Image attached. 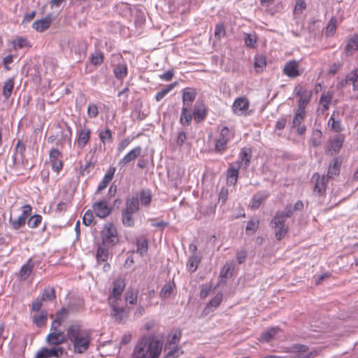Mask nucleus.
<instances>
[{
    "label": "nucleus",
    "instance_id": "52",
    "mask_svg": "<svg viewBox=\"0 0 358 358\" xmlns=\"http://www.w3.org/2000/svg\"><path fill=\"white\" fill-rule=\"evenodd\" d=\"M49 352L51 358H59L63 355L64 349L60 346H53L52 348H49Z\"/></svg>",
    "mask_w": 358,
    "mask_h": 358
},
{
    "label": "nucleus",
    "instance_id": "57",
    "mask_svg": "<svg viewBox=\"0 0 358 358\" xmlns=\"http://www.w3.org/2000/svg\"><path fill=\"white\" fill-rule=\"evenodd\" d=\"M15 49H20L29 46V41L26 38L20 37L13 41Z\"/></svg>",
    "mask_w": 358,
    "mask_h": 358
},
{
    "label": "nucleus",
    "instance_id": "55",
    "mask_svg": "<svg viewBox=\"0 0 358 358\" xmlns=\"http://www.w3.org/2000/svg\"><path fill=\"white\" fill-rule=\"evenodd\" d=\"M339 173V166L338 162L334 160L333 164H331L329 167V171L327 173V176L329 178H332L334 176H336Z\"/></svg>",
    "mask_w": 358,
    "mask_h": 358
},
{
    "label": "nucleus",
    "instance_id": "20",
    "mask_svg": "<svg viewBox=\"0 0 358 358\" xmlns=\"http://www.w3.org/2000/svg\"><path fill=\"white\" fill-rule=\"evenodd\" d=\"M196 92L195 90L187 88L183 90L182 103L183 107H189L196 98Z\"/></svg>",
    "mask_w": 358,
    "mask_h": 358
},
{
    "label": "nucleus",
    "instance_id": "13",
    "mask_svg": "<svg viewBox=\"0 0 358 358\" xmlns=\"http://www.w3.org/2000/svg\"><path fill=\"white\" fill-rule=\"evenodd\" d=\"M67 341L64 331H51L46 337V342L50 345L59 346Z\"/></svg>",
    "mask_w": 358,
    "mask_h": 358
},
{
    "label": "nucleus",
    "instance_id": "32",
    "mask_svg": "<svg viewBox=\"0 0 358 358\" xmlns=\"http://www.w3.org/2000/svg\"><path fill=\"white\" fill-rule=\"evenodd\" d=\"M109 248L110 247L103 246V244H101V245H100L98 248V250L96 252V259L99 262H104L107 261V259L108 258V255H109V252H108Z\"/></svg>",
    "mask_w": 358,
    "mask_h": 358
},
{
    "label": "nucleus",
    "instance_id": "60",
    "mask_svg": "<svg viewBox=\"0 0 358 358\" xmlns=\"http://www.w3.org/2000/svg\"><path fill=\"white\" fill-rule=\"evenodd\" d=\"M26 150V145L22 140H18L15 148V153L20 154L21 158H24V152Z\"/></svg>",
    "mask_w": 358,
    "mask_h": 358
},
{
    "label": "nucleus",
    "instance_id": "26",
    "mask_svg": "<svg viewBox=\"0 0 358 358\" xmlns=\"http://www.w3.org/2000/svg\"><path fill=\"white\" fill-rule=\"evenodd\" d=\"M352 83L355 90H358V69L352 71L348 74L345 79L342 81L341 85L343 86L345 84Z\"/></svg>",
    "mask_w": 358,
    "mask_h": 358
},
{
    "label": "nucleus",
    "instance_id": "28",
    "mask_svg": "<svg viewBox=\"0 0 358 358\" xmlns=\"http://www.w3.org/2000/svg\"><path fill=\"white\" fill-rule=\"evenodd\" d=\"M280 331L278 327L270 328L266 331L262 333L260 341L262 342H269L275 338V336Z\"/></svg>",
    "mask_w": 358,
    "mask_h": 358
},
{
    "label": "nucleus",
    "instance_id": "24",
    "mask_svg": "<svg viewBox=\"0 0 358 358\" xmlns=\"http://www.w3.org/2000/svg\"><path fill=\"white\" fill-rule=\"evenodd\" d=\"M206 110L203 104H196L194 106L193 117L196 122H200L206 118Z\"/></svg>",
    "mask_w": 358,
    "mask_h": 358
},
{
    "label": "nucleus",
    "instance_id": "16",
    "mask_svg": "<svg viewBox=\"0 0 358 358\" xmlns=\"http://www.w3.org/2000/svg\"><path fill=\"white\" fill-rule=\"evenodd\" d=\"M241 168V163L237 161L229 164L227 173V182L234 185L238 179V169Z\"/></svg>",
    "mask_w": 358,
    "mask_h": 358
},
{
    "label": "nucleus",
    "instance_id": "51",
    "mask_svg": "<svg viewBox=\"0 0 358 358\" xmlns=\"http://www.w3.org/2000/svg\"><path fill=\"white\" fill-rule=\"evenodd\" d=\"M99 136L101 142L105 144L108 141H112V133L109 128L99 132Z\"/></svg>",
    "mask_w": 358,
    "mask_h": 358
},
{
    "label": "nucleus",
    "instance_id": "46",
    "mask_svg": "<svg viewBox=\"0 0 358 358\" xmlns=\"http://www.w3.org/2000/svg\"><path fill=\"white\" fill-rule=\"evenodd\" d=\"M137 252L143 256L148 251V241L145 238L137 240Z\"/></svg>",
    "mask_w": 358,
    "mask_h": 358
},
{
    "label": "nucleus",
    "instance_id": "25",
    "mask_svg": "<svg viewBox=\"0 0 358 358\" xmlns=\"http://www.w3.org/2000/svg\"><path fill=\"white\" fill-rule=\"evenodd\" d=\"M343 143V138L341 136H336L334 138L330 140L328 150L329 152L337 153L339 152Z\"/></svg>",
    "mask_w": 358,
    "mask_h": 358
},
{
    "label": "nucleus",
    "instance_id": "9",
    "mask_svg": "<svg viewBox=\"0 0 358 358\" xmlns=\"http://www.w3.org/2000/svg\"><path fill=\"white\" fill-rule=\"evenodd\" d=\"M125 283L123 280H117L113 282V291L108 298V303L123 302L121 296L124 289Z\"/></svg>",
    "mask_w": 358,
    "mask_h": 358
},
{
    "label": "nucleus",
    "instance_id": "8",
    "mask_svg": "<svg viewBox=\"0 0 358 358\" xmlns=\"http://www.w3.org/2000/svg\"><path fill=\"white\" fill-rule=\"evenodd\" d=\"M293 358H314L317 355V351H308L306 345L296 344L291 347Z\"/></svg>",
    "mask_w": 358,
    "mask_h": 358
},
{
    "label": "nucleus",
    "instance_id": "41",
    "mask_svg": "<svg viewBox=\"0 0 358 358\" xmlns=\"http://www.w3.org/2000/svg\"><path fill=\"white\" fill-rule=\"evenodd\" d=\"M234 271V264L232 262H227L220 271V276L228 278L231 276Z\"/></svg>",
    "mask_w": 358,
    "mask_h": 358
},
{
    "label": "nucleus",
    "instance_id": "45",
    "mask_svg": "<svg viewBox=\"0 0 358 358\" xmlns=\"http://www.w3.org/2000/svg\"><path fill=\"white\" fill-rule=\"evenodd\" d=\"M266 197L267 196L266 195L261 193L255 194L252 198L251 208L253 209H257Z\"/></svg>",
    "mask_w": 358,
    "mask_h": 358
},
{
    "label": "nucleus",
    "instance_id": "14",
    "mask_svg": "<svg viewBox=\"0 0 358 358\" xmlns=\"http://www.w3.org/2000/svg\"><path fill=\"white\" fill-rule=\"evenodd\" d=\"M299 62L296 60H290L287 62L282 69L285 75L290 78H295L301 74L299 69Z\"/></svg>",
    "mask_w": 358,
    "mask_h": 358
},
{
    "label": "nucleus",
    "instance_id": "50",
    "mask_svg": "<svg viewBox=\"0 0 358 358\" xmlns=\"http://www.w3.org/2000/svg\"><path fill=\"white\" fill-rule=\"evenodd\" d=\"M333 97V93L328 92L325 94H322L320 98V103L324 107V110H327L329 108V105L330 104L331 99Z\"/></svg>",
    "mask_w": 358,
    "mask_h": 358
},
{
    "label": "nucleus",
    "instance_id": "6",
    "mask_svg": "<svg viewBox=\"0 0 358 358\" xmlns=\"http://www.w3.org/2000/svg\"><path fill=\"white\" fill-rule=\"evenodd\" d=\"M109 305L112 310L110 315L117 322L120 323L128 317V311L124 308V302H111Z\"/></svg>",
    "mask_w": 358,
    "mask_h": 358
},
{
    "label": "nucleus",
    "instance_id": "19",
    "mask_svg": "<svg viewBox=\"0 0 358 358\" xmlns=\"http://www.w3.org/2000/svg\"><path fill=\"white\" fill-rule=\"evenodd\" d=\"M164 358H178L183 354V350L178 345H164Z\"/></svg>",
    "mask_w": 358,
    "mask_h": 358
},
{
    "label": "nucleus",
    "instance_id": "43",
    "mask_svg": "<svg viewBox=\"0 0 358 358\" xmlns=\"http://www.w3.org/2000/svg\"><path fill=\"white\" fill-rule=\"evenodd\" d=\"M326 183H327V179L324 176H322V178H320L319 176H317V178L315 185V192H317L318 193H322L325 191L326 189Z\"/></svg>",
    "mask_w": 358,
    "mask_h": 358
},
{
    "label": "nucleus",
    "instance_id": "21",
    "mask_svg": "<svg viewBox=\"0 0 358 358\" xmlns=\"http://www.w3.org/2000/svg\"><path fill=\"white\" fill-rule=\"evenodd\" d=\"M51 22V17L47 16L45 18L35 21L32 24V27L37 31L42 32L50 27Z\"/></svg>",
    "mask_w": 358,
    "mask_h": 358
},
{
    "label": "nucleus",
    "instance_id": "64",
    "mask_svg": "<svg viewBox=\"0 0 358 358\" xmlns=\"http://www.w3.org/2000/svg\"><path fill=\"white\" fill-rule=\"evenodd\" d=\"M35 358H51L49 352V348H42L35 355Z\"/></svg>",
    "mask_w": 358,
    "mask_h": 358
},
{
    "label": "nucleus",
    "instance_id": "47",
    "mask_svg": "<svg viewBox=\"0 0 358 358\" xmlns=\"http://www.w3.org/2000/svg\"><path fill=\"white\" fill-rule=\"evenodd\" d=\"M176 86V83L168 85L165 88L157 93L155 99L157 101H161L170 91H171Z\"/></svg>",
    "mask_w": 358,
    "mask_h": 358
},
{
    "label": "nucleus",
    "instance_id": "2",
    "mask_svg": "<svg viewBox=\"0 0 358 358\" xmlns=\"http://www.w3.org/2000/svg\"><path fill=\"white\" fill-rule=\"evenodd\" d=\"M101 236L103 246L113 247L119 242L117 229L111 222L104 224L101 232Z\"/></svg>",
    "mask_w": 358,
    "mask_h": 358
},
{
    "label": "nucleus",
    "instance_id": "30",
    "mask_svg": "<svg viewBox=\"0 0 358 358\" xmlns=\"http://www.w3.org/2000/svg\"><path fill=\"white\" fill-rule=\"evenodd\" d=\"M193 115L192 114L189 107H182L180 122L183 125L189 126L192 120Z\"/></svg>",
    "mask_w": 358,
    "mask_h": 358
},
{
    "label": "nucleus",
    "instance_id": "58",
    "mask_svg": "<svg viewBox=\"0 0 358 358\" xmlns=\"http://www.w3.org/2000/svg\"><path fill=\"white\" fill-rule=\"evenodd\" d=\"M55 297H56V295H55V291L54 288L51 287V288H47V289H44L43 293V298H42L43 300L51 301V300L55 299Z\"/></svg>",
    "mask_w": 358,
    "mask_h": 358
},
{
    "label": "nucleus",
    "instance_id": "36",
    "mask_svg": "<svg viewBox=\"0 0 358 358\" xmlns=\"http://www.w3.org/2000/svg\"><path fill=\"white\" fill-rule=\"evenodd\" d=\"M222 300V294L221 293L217 294L207 304L206 308L204 309V312L206 314L209 313V309L210 308H216L220 304Z\"/></svg>",
    "mask_w": 358,
    "mask_h": 358
},
{
    "label": "nucleus",
    "instance_id": "12",
    "mask_svg": "<svg viewBox=\"0 0 358 358\" xmlns=\"http://www.w3.org/2000/svg\"><path fill=\"white\" fill-rule=\"evenodd\" d=\"M62 153L57 148H52L49 153V158L52 169L54 171L59 173L63 167V163L61 160Z\"/></svg>",
    "mask_w": 358,
    "mask_h": 358
},
{
    "label": "nucleus",
    "instance_id": "38",
    "mask_svg": "<svg viewBox=\"0 0 358 358\" xmlns=\"http://www.w3.org/2000/svg\"><path fill=\"white\" fill-rule=\"evenodd\" d=\"M13 87L14 80L13 78H9L4 83L3 94L6 99L10 96Z\"/></svg>",
    "mask_w": 358,
    "mask_h": 358
},
{
    "label": "nucleus",
    "instance_id": "35",
    "mask_svg": "<svg viewBox=\"0 0 358 358\" xmlns=\"http://www.w3.org/2000/svg\"><path fill=\"white\" fill-rule=\"evenodd\" d=\"M134 213L123 210L122 212V222L125 227H131L134 225L133 215Z\"/></svg>",
    "mask_w": 358,
    "mask_h": 358
},
{
    "label": "nucleus",
    "instance_id": "34",
    "mask_svg": "<svg viewBox=\"0 0 358 358\" xmlns=\"http://www.w3.org/2000/svg\"><path fill=\"white\" fill-rule=\"evenodd\" d=\"M113 73L117 79L122 80L127 75V67L124 64H120L115 66Z\"/></svg>",
    "mask_w": 358,
    "mask_h": 358
},
{
    "label": "nucleus",
    "instance_id": "44",
    "mask_svg": "<svg viewBox=\"0 0 358 358\" xmlns=\"http://www.w3.org/2000/svg\"><path fill=\"white\" fill-rule=\"evenodd\" d=\"M254 66L257 72H261L266 67V59L263 56L255 57Z\"/></svg>",
    "mask_w": 358,
    "mask_h": 358
},
{
    "label": "nucleus",
    "instance_id": "4",
    "mask_svg": "<svg viewBox=\"0 0 358 358\" xmlns=\"http://www.w3.org/2000/svg\"><path fill=\"white\" fill-rule=\"evenodd\" d=\"M285 215L276 213L271 222V226L274 229L275 236L278 240H281L288 231L285 226Z\"/></svg>",
    "mask_w": 358,
    "mask_h": 358
},
{
    "label": "nucleus",
    "instance_id": "27",
    "mask_svg": "<svg viewBox=\"0 0 358 358\" xmlns=\"http://www.w3.org/2000/svg\"><path fill=\"white\" fill-rule=\"evenodd\" d=\"M181 337V332L178 329L172 330L168 336L165 345H178Z\"/></svg>",
    "mask_w": 358,
    "mask_h": 358
},
{
    "label": "nucleus",
    "instance_id": "40",
    "mask_svg": "<svg viewBox=\"0 0 358 358\" xmlns=\"http://www.w3.org/2000/svg\"><path fill=\"white\" fill-rule=\"evenodd\" d=\"M200 262V258L195 254L192 255L187 264V266L190 272L193 273L194 272L198 266V264Z\"/></svg>",
    "mask_w": 358,
    "mask_h": 358
},
{
    "label": "nucleus",
    "instance_id": "49",
    "mask_svg": "<svg viewBox=\"0 0 358 358\" xmlns=\"http://www.w3.org/2000/svg\"><path fill=\"white\" fill-rule=\"evenodd\" d=\"M151 198L152 195L149 189H143L141 192V201L142 205L145 206H149L151 202Z\"/></svg>",
    "mask_w": 358,
    "mask_h": 358
},
{
    "label": "nucleus",
    "instance_id": "3",
    "mask_svg": "<svg viewBox=\"0 0 358 358\" xmlns=\"http://www.w3.org/2000/svg\"><path fill=\"white\" fill-rule=\"evenodd\" d=\"M232 137L233 135L229 128L227 126L223 127L215 139V152L222 154L227 150V143Z\"/></svg>",
    "mask_w": 358,
    "mask_h": 358
},
{
    "label": "nucleus",
    "instance_id": "63",
    "mask_svg": "<svg viewBox=\"0 0 358 358\" xmlns=\"http://www.w3.org/2000/svg\"><path fill=\"white\" fill-rule=\"evenodd\" d=\"M328 124L336 132H339L342 130L340 122L336 120L333 116L330 117Z\"/></svg>",
    "mask_w": 358,
    "mask_h": 358
},
{
    "label": "nucleus",
    "instance_id": "53",
    "mask_svg": "<svg viewBox=\"0 0 358 358\" xmlns=\"http://www.w3.org/2000/svg\"><path fill=\"white\" fill-rule=\"evenodd\" d=\"M138 292L134 290H129L125 294V301L130 304H135L137 301Z\"/></svg>",
    "mask_w": 358,
    "mask_h": 358
},
{
    "label": "nucleus",
    "instance_id": "7",
    "mask_svg": "<svg viewBox=\"0 0 358 358\" xmlns=\"http://www.w3.org/2000/svg\"><path fill=\"white\" fill-rule=\"evenodd\" d=\"M294 92L295 95L299 97L298 108L305 109L311 99L312 91L306 89V87L302 85H298L296 86Z\"/></svg>",
    "mask_w": 358,
    "mask_h": 358
},
{
    "label": "nucleus",
    "instance_id": "23",
    "mask_svg": "<svg viewBox=\"0 0 358 358\" xmlns=\"http://www.w3.org/2000/svg\"><path fill=\"white\" fill-rule=\"evenodd\" d=\"M124 210L132 213H135L139 210V200L137 195L127 199L126 208Z\"/></svg>",
    "mask_w": 358,
    "mask_h": 358
},
{
    "label": "nucleus",
    "instance_id": "42",
    "mask_svg": "<svg viewBox=\"0 0 358 358\" xmlns=\"http://www.w3.org/2000/svg\"><path fill=\"white\" fill-rule=\"evenodd\" d=\"M48 318V314L46 312H43L41 314L35 315L33 317L34 324L38 327H41L45 325Z\"/></svg>",
    "mask_w": 358,
    "mask_h": 358
},
{
    "label": "nucleus",
    "instance_id": "31",
    "mask_svg": "<svg viewBox=\"0 0 358 358\" xmlns=\"http://www.w3.org/2000/svg\"><path fill=\"white\" fill-rule=\"evenodd\" d=\"M358 49V37L353 36L349 38L345 46V52L347 55H352Z\"/></svg>",
    "mask_w": 358,
    "mask_h": 358
},
{
    "label": "nucleus",
    "instance_id": "22",
    "mask_svg": "<svg viewBox=\"0 0 358 358\" xmlns=\"http://www.w3.org/2000/svg\"><path fill=\"white\" fill-rule=\"evenodd\" d=\"M115 173V167H110L108 170L107 173L105 174L103 180L100 182L99 184V186L97 187V192H99L104 189L110 183V182L112 180L114 174Z\"/></svg>",
    "mask_w": 358,
    "mask_h": 358
},
{
    "label": "nucleus",
    "instance_id": "10",
    "mask_svg": "<svg viewBox=\"0 0 358 358\" xmlns=\"http://www.w3.org/2000/svg\"><path fill=\"white\" fill-rule=\"evenodd\" d=\"M90 338L88 333L87 332L71 342L73 345L74 350L76 352L83 353L88 349L90 345Z\"/></svg>",
    "mask_w": 358,
    "mask_h": 358
},
{
    "label": "nucleus",
    "instance_id": "59",
    "mask_svg": "<svg viewBox=\"0 0 358 358\" xmlns=\"http://www.w3.org/2000/svg\"><path fill=\"white\" fill-rule=\"evenodd\" d=\"M337 20L335 17H332L326 29V34L327 35L334 34L336 29Z\"/></svg>",
    "mask_w": 358,
    "mask_h": 358
},
{
    "label": "nucleus",
    "instance_id": "18",
    "mask_svg": "<svg viewBox=\"0 0 358 358\" xmlns=\"http://www.w3.org/2000/svg\"><path fill=\"white\" fill-rule=\"evenodd\" d=\"M87 333L86 331L82 330L80 329V325L78 324H73L68 327L66 329V337L67 340L69 339L70 341L75 340L76 338L81 336L82 335Z\"/></svg>",
    "mask_w": 358,
    "mask_h": 358
},
{
    "label": "nucleus",
    "instance_id": "33",
    "mask_svg": "<svg viewBox=\"0 0 358 358\" xmlns=\"http://www.w3.org/2000/svg\"><path fill=\"white\" fill-rule=\"evenodd\" d=\"M306 116V110L301 108H298L292 121V127L299 126L302 124Z\"/></svg>",
    "mask_w": 358,
    "mask_h": 358
},
{
    "label": "nucleus",
    "instance_id": "56",
    "mask_svg": "<svg viewBox=\"0 0 358 358\" xmlns=\"http://www.w3.org/2000/svg\"><path fill=\"white\" fill-rule=\"evenodd\" d=\"M245 44L250 48H254L257 43V36L255 34H245L244 37Z\"/></svg>",
    "mask_w": 358,
    "mask_h": 358
},
{
    "label": "nucleus",
    "instance_id": "29",
    "mask_svg": "<svg viewBox=\"0 0 358 358\" xmlns=\"http://www.w3.org/2000/svg\"><path fill=\"white\" fill-rule=\"evenodd\" d=\"M239 157L241 161L238 162L241 163V166H243L244 169H247L251 159V150L248 148H243L239 154Z\"/></svg>",
    "mask_w": 358,
    "mask_h": 358
},
{
    "label": "nucleus",
    "instance_id": "62",
    "mask_svg": "<svg viewBox=\"0 0 358 358\" xmlns=\"http://www.w3.org/2000/svg\"><path fill=\"white\" fill-rule=\"evenodd\" d=\"M93 220L94 215L92 210H87L83 217V224L86 226H90L92 223Z\"/></svg>",
    "mask_w": 358,
    "mask_h": 358
},
{
    "label": "nucleus",
    "instance_id": "54",
    "mask_svg": "<svg viewBox=\"0 0 358 358\" xmlns=\"http://www.w3.org/2000/svg\"><path fill=\"white\" fill-rule=\"evenodd\" d=\"M42 217L39 215H34L31 217L28 222L27 224L30 228L34 229L38 227L39 224L41 222Z\"/></svg>",
    "mask_w": 358,
    "mask_h": 358
},
{
    "label": "nucleus",
    "instance_id": "11",
    "mask_svg": "<svg viewBox=\"0 0 358 358\" xmlns=\"http://www.w3.org/2000/svg\"><path fill=\"white\" fill-rule=\"evenodd\" d=\"M92 208L96 215L100 218L108 217L112 211L111 208L108 206L107 201L105 200H101L94 203L92 205Z\"/></svg>",
    "mask_w": 358,
    "mask_h": 358
},
{
    "label": "nucleus",
    "instance_id": "1",
    "mask_svg": "<svg viewBox=\"0 0 358 358\" xmlns=\"http://www.w3.org/2000/svg\"><path fill=\"white\" fill-rule=\"evenodd\" d=\"M163 348V342L155 335L141 336L136 343L132 358H159Z\"/></svg>",
    "mask_w": 358,
    "mask_h": 358
},
{
    "label": "nucleus",
    "instance_id": "15",
    "mask_svg": "<svg viewBox=\"0 0 358 358\" xmlns=\"http://www.w3.org/2000/svg\"><path fill=\"white\" fill-rule=\"evenodd\" d=\"M142 152V148L141 146H136L130 150L119 162L118 165L120 167H124L130 162L134 161L137 157H138Z\"/></svg>",
    "mask_w": 358,
    "mask_h": 358
},
{
    "label": "nucleus",
    "instance_id": "61",
    "mask_svg": "<svg viewBox=\"0 0 358 358\" xmlns=\"http://www.w3.org/2000/svg\"><path fill=\"white\" fill-rule=\"evenodd\" d=\"M225 28L222 23L217 24L215 28V36L220 39L225 36Z\"/></svg>",
    "mask_w": 358,
    "mask_h": 358
},
{
    "label": "nucleus",
    "instance_id": "48",
    "mask_svg": "<svg viewBox=\"0 0 358 358\" xmlns=\"http://www.w3.org/2000/svg\"><path fill=\"white\" fill-rule=\"evenodd\" d=\"M9 222L13 229L17 230L22 227L24 226L26 220L22 217L19 216L17 219H13L12 216L10 217Z\"/></svg>",
    "mask_w": 358,
    "mask_h": 358
},
{
    "label": "nucleus",
    "instance_id": "17",
    "mask_svg": "<svg viewBox=\"0 0 358 358\" xmlns=\"http://www.w3.org/2000/svg\"><path fill=\"white\" fill-rule=\"evenodd\" d=\"M91 134L90 129L85 126L81 127L78 131L77 144L78 148H83L89 142Z\"/></svg>",
    "mask_w": 358,
    "mask_h": 358
},
{
    "label": "nucleus",
    "instance_id": "37",
    "mask_svg": "<svg viewBox=\"0 0 358 358\" xmlns=\"http://www.w3.org/2000/svg\"><path fill=\"white\" fill-rule=\"evenodd\" d=\"M175 284L173 282L166 283L160 291L159 296L164 299L169 298L171 296Z\"/></svg>",
    "mask_w": 358,
    "mask_h": 358
},
{
    "label": "nucleus",
    "instance_id": "39",
    "mask_svg": "<svg viewBox=\"0 0 358 358\" xmlns=\"http://www.w3.org/2000/svg\"><path fill=\"white\" fill-rule=\"evenodd\" d=\"M33 269V264H31V260L29 259L27 264L23 265L20 271V276L22 278L26 279L29 276Z\"/></svg>",
    "mask_w": 358,
    "mask_h": 358
},
{
    "label": "nucleus",
    "instance_id": "5",
    "mask_svg": "<svg viewBox=\"0 0 358 358\" xmlns=\"http://www.w3.org/2000/svg\"><path fill=\"white\" fill-rule=\"evenodd\" d=\"M250 101L248 98L245 96L238 97L235 99L232 110L233 112L238 116H246L249 115Z\"/></svg>",
    "mask_w": 358,
    "mask_h": 358
}]
</instances>
